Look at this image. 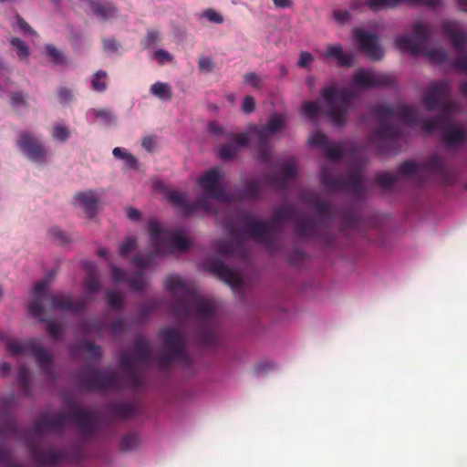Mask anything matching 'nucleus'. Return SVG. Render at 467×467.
Here are the masks:
<instances>
[{"instance_id": "f257e3e1", "label": "nucleus", "mask_w": 467, "mask_h": 467, "mask_svg": "<svg viewBox=\"0 0 467 467\" xmlns=\"http://www.w3.org/2000/svg\"><path fill=\"white\" fill-rule=\"evenodd\" d=\"M165 287L175 299L171 306L172 314L182 320L195 318L200 321L197 335L200 343L209 348L217 346L218 337L212 327L216 312L214 302L200 296L178 275L168 276Z\"/></svg>"}, {"instance_id": "f03ea898", "label": "nucleus", "mask_w": 467, "mask_h": 467, "mask_svg": "<svg viewBox=\"0 0 467 467\" xmlns=\"http://www.w3.org/2000/svg\"><path fill=\"white\" fill-rule=\"evenodd\" d=\"M223 226L231 238L217 240L213 245L215 252L223 256L234 254L241 257L246 256L244 234L265 244L268 247L273 244L271 224L254 219L250 210H238L234 215L223 221Z\"/></svg>"}, {"instance_id": "7ed1b4c3", "label": "nucleus", "mask_w": 467, "mask_h": 467, "mask_svg": "<svg viewBox=\"0 0 467 467\" xmlns=\"http://www.w3.org/2000/svg\"><path fill=\"white\" fill-rule=\"evenodd\" d=\"M393 83L394 78L389 74L358 69L351 77L352 88L339 89L336 84L324 87L321 96L328 105V119L336 126H342L347 122L349 107L357 98L355 88L368 89L391 86Z\"/></svg>"}, {"instance_id": "20e7f679", "label": "nucleus", "mask_w": 467, "mask_h": 467, "mask_svg": "<svg viewBox=\"0 0 467 467\" xmlns=\"http://www.w3.org/2000/svg\"><path fill=\"white\" fill-rule=\"evenodd\" d=\"M371 110L377 116L379 124L370 136V142L377 143L379 154L396 153L401 131L397 124L389 123L388 120L395 117L409 125H415L420 120L417 109L406 105L390 106L387 103H379Z\"/></svg>"}, {"instance_id": "39448f33", "label": "nucleus", "mask_w": 467, "mask_h": 467, "mask_svg": "<svg viewBox=\"0 0 467 467\" xmlns=\"http://www.w3.org/2000/svg\"><path fill=\"white\" fill-rule=\"evenodd\" d=\"M67 406L68 407L67 414L62 411L42 416L35 424L36 432L44 434L61 431L67 420H69L78 426L83 440L89 441L98 430L96 413L85 410L73 400H68Z\"/></svg>"}, {"instance_id": "423d86ee", "label": "nucleus", "mask_w": 467, "mask_h": 467, "mask_svg": "<svg viewBox=\"0 0 467 467\" xmlns=\"http://www.w3.org/2000/svg\"><path fill=\"white\" fill-rule=\"evenodd\" d=\"M0 340L5 343L8 354L12 357L33 356L40 371L49 379H55L53 356L42 345L39 339L30 338L17 340L5 334H0Z\"/></svg>"}, {"instance_id": "0eeeda50", "label": "nucleus", "mask_w": 467, "mask_h": 467, "mask_svg": "<svg viewBox=\"0 0 467 467\" xmlns=\"http://www.w3.org/2000/svg\"><path fill=\"white\" fill-rule=\"evenodd\" d=\"M411 29L413 36L402 35L396 38L395 45L400 50L410 51L414 56L424 55L439 65H443L448 61V53L443 47L430 48L427 47L430 31L425 25L415 23Z\"/></svg>"}, {"instance_id": "6e6552de", "label": "nucleus", "mask_w": 467, "mask_h": 467, "mask_svg": "<svg viewBox=\"0 0 467 467\" xmlns=\"http://www.w3.org/2000/svg\"><path fill=\"white\" fill-rule=\"evenodd\" d=\"M451 93V83L448 80L436 81L431 83L425 91L422 101L429 111L439 110L436 118L442 127L454 122L451 119V112L455 109L456 104L448 100Z\"/></svg>"}, {"instance_id": "1a4fd4ad", "label": "nucleus", "mask_w": 467, "mask_h": 467, "mask_svg": "<svg viewBox=\"0 0 467 467\" xmlns=\"http://www.w3.org/2000/svg\"><path fill=\"white\" fill-rule=\"evenodd\" d=\"M150 239L155 249L154 257L161 254H172L176 251L184 252L191 246L187 237L180 232L164 229L159 222H149Z\"/></svg>"}, {"instance_id": "9d476101", "label": "nucleus", "mask_w": 467, "mask_h": 467, "mask_svg": "<svg viewBox=\"0 0 467 467\" xmlns=\"http://www.w3.org/2000/svg\"><path fill=\"white\" fill-rule=\"evenodd\" d=\"M159 337L162 339L165 351L157 358V363L161 369H168L174 361L188 362L186 341L176 327L163 328Z\"/></svg>"}, {"instance_id": "9b49d317", "label": "nucleus", "mask_w": 467, "mask_h": 467, "mask_svg": "<svg viewBox=\"0 0 467 467\" xmlns=\"http://www.w3.org/2000/svg\"><path fill=\"white\" fill-rule=\"evenodd\" d=\"M321 184L327 192H351L358 197L365 191L360 168H355L348 175H344L335 174L331 167L324 166L321 170Z\"/></svg>"}, {"instance_id": "f8f14e48", "label": "nucleus", "mask_w": 467, "mask_h": 467, "mask_svg": "<svg viewBox=\"0 0 467 467\" xmlns=\"http://www.w3.org/2000/svg\"><path fill=\"white\" fill-rule=\"evenodd\" d=\"M151 359L150 348L144 338H137L131 352H124L119 358V365L126 371V381L132 389L142 386L143 379L136 368L138 361L149 362Z\"/></svg>"}, {"instance_id": "ddd939ff", "label": "nucleus", "mask_w": 467, "mask_h": 467, "mask_svg": "<svg viewBox=\"0 0 467 467\" xmlns=\"http://www.w3.org/2000/svg\"><path fill=\"white\" fill-rule=\"evenodd\" d=\"M78 387L85 391L115 389L119 387V377L112 370L100 369L88 365L76 373Z\"/></svg>"}, {"instance_id": "4468645a", "label": "nucleus", "mask_w": 467, "mask_h": 467, "mask_svg": "<svg viewBox=\"0 0 467 467\" xmlns=\"http://www.w3.org/2000/svg\"><path fill=\"white\" fill-rule=\"evenodd\" d=\"M286 121L285 115L274 112L265 125L251 128L250 134L257 139L258 160L265 163L270 162L272 158L270 137L281 131L285 127Z\"/></svg>"}, {"instance_id": "2eb2a0df", "label": "nucleus", "mask_w": 467, "mask_h": 467, "mask_svg": "<svg viewBox=\"0 0 467 467\" xmlns=\"http://www.w3.org/2000/svg\"><path fill=\"white\" fill-rule=\"evenodd\" d=\"M224 173L221 168H213L207 171L202 176L200 177L198 184L202 188L205 197L214 199L224 203L232 202L234 197L232 193L227 192L224 187L221 184Z\"/></svg>"}, {"instance_id": "dca6fc26", "label": "nucleus", "mask_w": 467, "mask_h": 467, "mask_svg": "<svg viewBox=\"0 0 467 467\" xmlns=\"http://www.w3.org/2000/svg\"><path fill=\"white\" fill-rule=\"evenodd\" d=\"M154 261V254H149L148 255H135L131 262L138 266L140 270L138 273V277L130 278L126 273L118 266L111 265V275L115 283H127L130 289L135 292H141L145 287L143 280V270L149 267Z\"/></svg>"}, {"instance_id": "f3484780", "label": "nucleus", "mask_w": 467, "mask_h": 467, "mask_svg": "<svg viewBox=\"0 0 467 467\" xmlns=\"http://www.w3.org/2000/svg\"><path fill=\"white\" fill-rule=\"evenodd\" d=\"M17 146L30 161L40 164L47 162V151L46 147L32 132L28 130L19 132Z\"/></svg>"}, {"instance_id": "a211bd4d", "label": "nucleus", "mask_w": 467, "mask_h": 467, "mask_svg": "<svg viewBox=\"0 0 467 467\" xmlns=\"http://www.w3.org/2000/svg\"><path fill=\"white\" fill-rule=\"evenodd\" d=\"M275 167L279 168V172H267L263 176V180L271 187L282 191L287 187L289 181L297 175L296 163L294 161H277Z\"/></svg>"}, {"instance_id": "6ab92c4d", "label": "nucleus", "mask_w": 467, "mask_h": 467, "mask_svg": "<svg viewBox=\"0 0 467 467\" xmlns=\"http://www.w3.org/2000/svg\"><path fill=\"white\" fill-rule=\"evenodd\" d=\"M354 37L360 49L373 61H379L384 57L385 51L380 47L377 35L368 33L363 29L356 28Z\"/></svg>"}, {"instance_id": "aec40b11", "label": "nucleus", "mask_w": 467, "mask_h": 467, "mask_svg": "<svg viewBox=\"0 0 467 467\" xmlns=\"http://www.w3.org/2000/svg\"><path fill=\"white\" fill-rule=\"evenodd\" d=\"M203 266L208 272L216 275L232 287H237L243 285L242 276L230 269L220 259L213 257L208 258L203 262Z\"/></svg>"}, {"instance_id": "412c9836", "label": "nucleus", "mask_w": 467, "mask_h": 467, "mask_svg": "<svg viewBox=\"0 0 467 467\" xmlns=\"http://www.w3.org/2000/svg\"><path fill=\"white\" fill-rule=\"evenodd\" d=\"M165 197L186 215L195 213L199 208L203 209L207 213L213 212L210 202L206 199H199L196 202H191L187 200V194L182 193L178 191L166 192Z\"/></svg>"}, {"instance_id": "4be33fe9", "label": "nucleus", "mask_w": 467, "mask_h": 467, "mask_svg": "<svg viewBox=\"0 0 467 467\" xmlns=\"http://www.w3.org/2000/svg\"><path fill=\"white\" fill-rule=\"evenodd\" d=\"M441 142L447 150H458L467 143V128L454 121L442 127Z\"/></svg>"}, {"instance_id": "5701e85b", "label": "nucleus", "mask_w": 467, "mask_h": 467, "mask_svg": "<svg viewBox=\"0 0 467 467\" xmlns=\"http://www.w3.org/2000/svg\"><path fill=\"white\" fill-rule=\"evenodd\" d=\"M420 167L421 171H427L437 174L446 185H452L456 182V174L438 154L429 156L425 161L420 162Z\"/></svg>"}, {"instance_id": "b1692460", "label": "nucleus", "mask_w": 467, "mask_h": 467, "mask_svg": "<svg viewBox=\"0 0 467 467\" xmlns=\"http://www.w3.org/2000/svg\"><path fill=\"white\" fill-rule=\"evenodd\" d=\"M225 139L228 142L219 147V156L223 161L234 159L237 153L246 147L251 140L250 132L227 133Z\"/></svg>"}, {"instance_id": "393cba45", "label": "nucleus", "mask_w": 467, "mask_h": 467, "mask_svg": "<svg viewBox=\"0 0 467 467\" xmlns=\"http://www.w3.org/2000/svg\"><path fill=\"white\" fill-rule=\"evenodd\" d=\"M92 296L74 301L70 295L57 294L50 297L51 307L54 310L69 311L72 313H80L84 311Z\"/></svg>"}, {"instance_id": "a878e982", "label": "nucleus", "mask_w": 467, "mask_h": 467, "mask_svg": "<svg viewBox=\"0 0 467 467\" xmlns=\"http://www.w3.org/2000/svg\"><path fill=\"white\" fill-rule=\"evenodd\" d=\"M17 400L14 393L0 398V435L15 431L11 413Z\"/></svg>"}, {"instance_id": "bb28decb", "label": "nucleus", "mask_w": 467, "mask_h": 467, "mask_svg": "<svg viewBox=\"0 0 467 467\" xmlns=\"http://www.w3.org/2000/svg\"><path fill=\"white\" fill-rule=\"evenodd\" d=\"M31 451L35 461L41 466L55 467L58 463L66 462V458L67 457V452L63 450H43L36 446H32Z\"/></svg>"}, {"instance_id": "cd10ccee", "label": "nucleus", "mask_w": 467, "mask_h": 467, "mask_svg": "<svg viewBox=\"0 0 467 467\" xmlns=\"http://www.w3.org/2000/svg\"><path fill=\"white\" fill-rule=\"evenodd\" d=\"M262 186L257 180L246 181L241 188L236 189L234 193H232L234 200L244 201V200H256L261 196Z\"/></svg>"}, {"instance_id": "c85d7f7f", "label": "nucleus", "mask_w": 467, "mask_h": 467, "mask_svg": "<svg viewBox=\"0 0 467 467\" xmlns=\"http://www.w3.org/2000/svg\"><path fill=\"white\" fill-rule=\"evenodd\" d=\"M99 198L93 191L79 192L74 196V204L81 206L88 217L96 214Z\"/></svg>"}, {"instance_id": "c756f323", "label": "nucleus", "mask_w": 467, "mask_h": 467, "mask_svg": "<svg viewBox=\"0 0 467 467\" xmlns=\"http://www.w3.org/2000/svg\"><path fill=\"white\" fill-rule=\"evenodd\" d=\"M303 200L320 215L321 223H323L326 220L329 222L331 221L333 208L330 203L322 201L319 197H317L315 194H305L303 196Z\"/></svg>"}, {"instance_id": "7c9ffc66", "label": "nucleus", "mask_w": 467, "mask_h": 467, "mask_svg": "<svg viewBox=\"0 0 467 467\" xmlns=\"http://www.w3.org/2000/svg\"><path fill=\"white\" fill-rule=\"evenodd\" d=\"M82 266L87 272V275L84 279V288L91 295L99 292L101 283L98 275L96 264L90 261H84Z\"/></svg>"}, {"instance_id": "2f4dec72", "label": "nucleus", "mask_w": 467, "mask_h": 467, "mask_svg": "<svg viewBox=\"0 0 467 467\" xmlns=\"http://www.w3.org/2000/svg\"><path fill=\"white\" fill-rule=\"evenodd\" d=\"M459 25L456 21L446 20L441 23V29L450 37L454 47L460 50L467 43V34L457 30Z\"/></svg>"}, {"instance_id": "473e14b6", "label": "nucleus", "mask_w": 467, "mask_h": 467, "mask_svg": "<svg viewBox=\"0 0 467 467\" xmlns=\"http://www.w3.org/2000/svg\"><path fill=\"white\" fill-rule=\"evenodd\" d=\"M317 223L311 217H298L295 220V233L299 237H315L317 234Z\"/></svg>"}, {"instance_id": "72a5a7b5", "label": "nucleus", "mask_w": 467, "mask_h": 467, "mask_svg": "<svg viewBox=\"0 0 467 467\" xmlns=\"http://www.w3.org/2000/svg\"><path fill=\"white\" fill-rule=\"evenodd\" d=\"M297 216L296 210L290 206H281L274 211L273 216L269 222L272 226V234L280 223L287 221H295ZM274 239V237L272 236Z\"/></svg>"}, {"instance_id": "f704fd0d", "label": "nucleus", "mask_w": 467, "mask_h": 467, "mask_svg": "<svg viewBox=\"0 0 467 467\" xmlns=\"http://www.w3.org/2000/svg\"><path fill=\"white\" fill-rule=\"evenodd\" d=\"M325 57L336 59L338 65L343 67H350L352 57L343 52L341 45H328L325 50Z\"/></svg>"}, {"instance_id": "c9c22d12", "label": "nucleus", "mask_w": 467, "mask_h": 467, "mask_svg": "<svg viewBox=\"0 0 467 467\" xmlns=\"http://www.w3.org/2000/svg\"><path fill=\"white\" fill-rule=\"evenodd\" d=\"M90 6L93 12L102 19L112 17L118 12V8L114 5L99 0L90 1Z\"/></svg>"}, {"instance_id": "e433bc0d", "label": "nucleus", "mask_w": 467, "mask_h": 467, "mask_svg": "<svg viewBox=\"0 0 467 467\" xmlns=\"http://www.w3.org/2000/svg\"><path fill=\"white\" fill-rule=\"evenodd\" d=\"M16 383L21 390V393L24 396H30L32 394L31 390V378L28 368L26 365H22L19 367L17 370V376L16 379Z\"/></svg>"}, {"instance_id": "4c0bfd02", "label": "nucleus", "mask_w": 467, "mask_h": 467, "mask_svg": "<svg viewBox=\"0 0 467 467\" xmlns=\"http://www.w3.org/2000/svg\"><path fill=\"white\" fill-rule=\"evenodd\" d=\"M365 5L373 12L383 9H394L401 4L408 5V0H365Z\"/></svg>"}, {"instance_id": "58836bf2", "label": "nucleus", "mask_w": 467, "mask_h": 467, "mask_svg": "<svg viewBox=\"0 0 467 467\" xmlns=\"http://www.w3.org/2000/svg\"><path fill=\"white\" fill-rule=\"evenodd\" d=\"M109 411L116 418L127 419L135 413V407L130 403L117 402L110 406Z\"/></svg>"}, {"instance_id": "ea45409f", "label": "nucleus", "mask_w": 467, "mask_h": 467, "mask_svg": "<svg viewBox=\"0 0 467 467\" xmlns=\"http://www.w3.org/2000/svg\"><path fill=\"white\" fill-rule=\"evenodd\" d=\"M112 154L116 159L122 160L129 169L135 170L138 167V160L126 149L116 147L112 150Z\"/></svg>"}, {"instance_id": "a19ab883", "label": "nucleus", "mask_w": 467, "mask_h": 467, "mask_svg": "<svg viewBox=\"0 0 467 467\" xmlns=\"http://www.w3.org/2000/svg\"><path fill=\"white\" fill-rule=\"evenodd\" d=\"M150 91L162 100H170L172 98L171 88L168 83L156 82L150 86Z\"/></svg>"}, {"instance_id": "79ce46f5", "label": "nucleus", "mask_w": 467, "mask_h": 467, "mask_svg": "<svg viewBox=\"0 0 467 467\" xmlns=\"http://www.w3.org/2000/svg\"><path fill=\"white\" fill-rule=\"evenodd\" d=\"M41 322L46 324L47 330L50 337L54 340H60L64 337L63 327L54 319L41 318Z\"/></svg>"}, {"instance_id": "37998d69", "label": "nucleus", "mask_w": 467, "mask_h": 467, "mask_svg": "<svg viewBox=\"0 0 467 467\" xmlns=\"http://www.w3.org/2000/svg\"><path fill=\"white\" fill-rule=\"evenodd\" d=\"M421 171L420 162L407 161L402 162L397 170L398 177L413 175Z\"/></svg>"}, {"instance_id": "c03bdc74", "label": "nucleus", "mask_w": 467, "mask_h": 467, "mask_svg": "<svg viewBox=\"0 0 467 467\" xmlns=\"http://www.w3.org/2000/svg\"><path fill=\"white\" fill-rule=\"evenodd\" d=\"M28 312L32 317L38 318L40 321L41 318H45L44 298L35 296L31 299L28 303Z\"/></svg>"}, {"instance_id": "a18cd8bd", "label": "nucleus", "mask_w": 467, "mask_h": 467, "mask_svg": "<svg viewBox=\"0 0 467 467\" xmlns=\"http://www.w3.org/2000/svg\"><path fill=\"white\" fill-rule=\"evenodd\" d=\"M107 304L112 310H119L122 308L124 300L120 292L117 290H108L105 294Z\"/></svg>"}, {"instance_id": "49530a36", "label": "nucleus", "mask_w": 467, "mask_h": 467, "mask_svg": "<svg viewBox=\"0 0 467 467\" xmlns=\"http://www.w3.org/2000/svg\"><path fill=\"white\" fill-rule=\"evenodd\" d=\"M140 442V438L137 434L128 433L122 437L119 443V448L122 451H130L138 448Z\"/></svg>"}, {"instance_id": "de8ad7c7", "label": "nucleus", "mask_w": 467, "mask_h": 467, "mask_svg": "<svg viewBox=\"0 0 467 467\" xmlns=\"http://www.w3.org/2000/svg\"><path fill=\"white\" fill-rule=\"evenodd\" d=\"M325 154L327 159L331 161H338L340 160L345 153V149L341 143L338 144H329L324 149Z\"/></svg>"}, {"instance_id": "09e8293b", "label": "nucleus", "mask_w": 467, "mask_h": 467, "mask_svg": "<svg viewBox=\"0 0 467 467\" xmlns=\"http://www.w3.org/2000/svg\"><path fill=\"white\" fill-rule=\"evenodd\" d=\"M46 52L48 58L55 65H65L67 63V58L64 56V54L60 50H58L55 46L47 45Z\"/></svg>"}, {"instance_id": "8fccbe9b", "label": "nucleus", "mask_w": 467, "mask_h": 467, "mask_svg": "<svg viewBox=\"0 0 467 467\" xmlns=\"http://www.w3.org/2000/svg\"><path fill=\"white\" fill-rule=\"evenodd\" d=\"M398 180L397 172H381L376 176V182L382 188H390Z\"/></svg>"}, {"instance_id": "3c124183", "label": "nucleus", "mask_w": 467, "mask_h": 467, "mask_svg": "<svg viewBox=\"0 0 467 467\" xmlns=\"http://www.w3.org/2000/svg\"><path fill=\"white\" fill-rule=\"evenodd\" d=\"M107 77L108 74L106 71H97L91 79L92 88L97 92H104L107 89V83L104 80Z\"/></svg>"}, {"instance_id": "603ef678", "label": "nucleus", "mask_w": 467, "mask_h": 467, "mask_svg": "<svg viewBox=\"0 0 467 467\" xmlns=\"http://www.w3.org/2000/svg\"><path fill=\"white\" fill-rule=\"evenodd\" d=\"M10 44L16 49L17 57L20 59H26L29 57L28 46L18 37H12Z\"/></svg>"}, {"instance_id": "864d4df0", "label": "nucleus", "mask_w": 467, "mask_h": 467, "mask_svg": "<svg viewBox=\"0 0 467 467\" xmlns=\"http://www.w3.org/2000/svg\"><path fill=\"white\" fill-rule=\"evenodd\" d=\"M51 135L53 139L65 142L68 140L71 135L69 129L67 126L56 124L53 127Z\"/></svg>"}, {"instance_id": "5fc2aeb1", "label": "nucleus", "mask_w": 467, "mask_h": 467, "mask_svg": "<svg viewBox=\"0 0 467 467\" xmlns=\"http://www.w3.org/2000/svg\"><path fill=\"white\" fill-rule=\"evenodd\" d=\"M303 111L309 119H316L319 116L321 109L319 104L316 101H306L303 104Z\"/></svg>"}, {"instance_id": "6e6d98bb", "label": "nucleus", "mask_w": 467, "mask_h": 467, "mask_svg": "<svg viewBox=\"0 0 467 467\" xmlns=\"http://www.w3.org/2000/svg\"><path fill=\"white\" fill-rule=\"evenodd\" d=\"M161 39V34L158 30L151 29L148 30L147 34L142 40L141 44L144 48H152L157 46Z\"/></svg>"}, {"instance_id": "4d7b16f0", "label": "nucleus", "mask_w": 467, "mask_h": 467, "mask_svg": "<svg viewBox=\"0 0 467 467\" xmlns=\"http://www.w3.org/2000/svg\"><path fill=\"white\" fill-rule=\"evenodd\" d=\"M48 234L52 239H54L55 241L58 242L61 244H66L69 243L71 240L70 235L67 232L61 230L58 227H51L48 230Z\"/></svg>"}, {"instance_id": "13d9d810", "label": "nucleus", "mask_w": 467, "mask_h": 467, "mask_svg": "<svg viewBox=\"0 0 467 467\" xmlns=\"http://www.w3.org/2000/svg\"><path fill=\"white\" fill-rule=\"evenodd\" d=\"M63 451L67 454V462H78L85 457V451L80 446L71 447Z\"/></svg>"}, {"instance_id": "bf43d9fd", "label": "nucleus", "mask_w": 467, "mask_h": 467, "mask_svg": "<svg viewBox=\"0 0 467 467\" xmlns=\"http://www.w3.org/2000/svg\"><path fill=\"white\" fill-rule=\"evenodd\" d=\"M358 216L352 212H345L341 216V229H350L358 225Z\"/></svg>"}, {"instance_id": "052dcab7", "label": "nucleus", "mask_w": 467, "mask_h": 467, "mask_svg": "<svg viewBox=\"0 0 467 467\" xmlns=\"http://www.w3.org/2000/svg\"><path fill=\"white\" fill-rule=\"evenodd\" d=\"M80 349L88 352L93 358L99 359L102 356V349L100 347L95 345L92 342L85 341L80 343Z\"/></svg>"}, {"instance_id": "680f3d73", "label": "nucleus", "mask_w": 467, "mask_h": 467, "mask_svg": "<svg viewBox=\"0 0 467 467\" xmlns=\"http://www.w3.org/2000/svg\"><path fill=\"white\" fill-rule=\"evenodd\" d=\"M158 303L156 301H147L139 307L138 314L141 320L146 319L156 308Z\"/></svg>"}, {"instance_id": "e2e57ef3", "label": "nucleus", "mask_w": 467, "mask_h": 467, "mask_svg": "<svg viewBox=\"0 0 467 467\" xmlns=\"http://www.w3.org/2000/svg\"><path fill=\"white\" fill-rule=\"evenodd\" d=\"M309 142L313 146L325 149L328 143V138L323 132H316L309 137Z\"/></svg>"}, {"instance_id": "0e129e2a", "label": "nucleus", "mask_w": 467, "mask_h": 467, "mask_svg": "<svg viewBox=\"0 0 467 467\" xmlns=\"http://www.w3.org/2000/svg\"><path fill=\"white\" fill-rule=\"evenodd\" d=\"M137 242L135 238H127L119 247V253L121 256H127L136 248Z\"/></svg>"}, {"instance_id": "69168bd1", "label": "nucleus", "mask_w": 467, "mask_h": 467, "mask_svg": "<svg viewBox=\"0 0 467 467\" xmlns=\"http://www.w3.org/2000/svg\"><path fill=\"white\" fill-rule=\"evenodd\" d=\"M49 285L50 280H47V277H44L42 280L37 282L34 286L35 296L45 298Z\"/></svg>"}, {"instance_id": "338daca9", "label": "nucleus", "mask_w": 467, "mask_h": 467, "mask_svg": "<svg viewBox=\"0 0 467 467\" xmlns=\"http://www.w3.org/2000/svg\"><path fill=\"white\" fill-rule=\"evenodd\" d=\"M244 81L245 84H248L255 88H262L263 81L260 76L254 72L246 73L244 76Z\"/></svg>"}, {"instance_id": "774afa93", "label": "nucleus", "mask_w": 467, "mask_h": 467, "mask_svg": "<svg viewBox=\"0 0 467 467\" xmlns=\"http://www.w3.org/2000/svg\"><path fill=\"white\" fill-rule=\"evenodd\" d=\"M201 16L214 24L223 23V16L212 8L203 10Z\"/></svg>"}]
</instances>
